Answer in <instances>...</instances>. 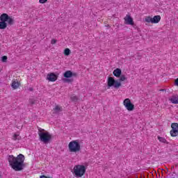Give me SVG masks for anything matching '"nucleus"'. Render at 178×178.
I'll use <instances>...</instances> for the list:
<instances>
[{"mask_svg":"<svg viewBox=\"0 0 178 178\" xmlns=\"http://www.w3.org/2000/svg\"><path fill=\"white\" fill-rule=\"evenodd\" d=\"M124 80H126V76L124 75H121L120 81H124Z\"/></svg>","mask_w":178,"mask_h":178,"instance_id":"obj_23","label":"nucleus"},{"mask_svg":"<svg viewBox=\"0 0 178 178\" xmlns=\"http://www.w3.org/2000/svg\"><path fill=\"white\" fill-rule=\"evenodd\" d=\"M1 60H2V62H6V60H8V56H2Z\"/></svg>","mask_w":178,"mask_h":178,"instance_id":"obj_22","label":"nucleus"},{"mask_svg":"<svg viewBox=\"0 0 178 178\" xmlns=\"http://www.w3.org/2000/svg\"><path fill=\"white\" fill-rule=\"evenodd\" d=\"M158 140L161 142V143H166V139H165V138L163 137H158Z\"/></svg>","mask_w":178,"mask_h":178,"instance_id":"obj_20","label":"nucleus"},{"mask_svg":"<svg viewBox=\"0 0 178 178\" xmlns=\"http://www.w3.org/2000/svg\"><path fill=\"white\" fill-rule=\"evenodd\" d=\"M19 86H20V85H19V82L17 81V80H14V81H13L11 87H12L14 90H17V88H19Z\"/></svg>","mask_w":178,"mask_h":178,"instance_id":"obj_14","label":"nucleus"},{"mask_svg":"<svg viewBox=\"0 0 178 178\" xmlns=\"http://www.w3.org/2000/svg\"><path fill=\"white\" fill-rule=\"evenodd\" d=\"M169 101L172 104H175V105H177L178 104V96L177 95H172Z\"/></svg>","mask_w":178,"mask_h":178,"instance_id":"obj_11","label":"nucleus"},{"mask_svg":"<svg viewBox=\"0 0 178 178\" xmlns=\"http://www.w3.org/2000/svg\"><path fill=\"white\" fill-rule=\"evenodd\" d=\"M8 159L10 166L15 172H20L24 169V155L19 154L17 157L10 155Z\"/></svg>","mask_w":178,"mask_h":178,"instance_id":"obj_1","label":"nucleus"},{"mask_svg":"<svg viewBox=\"0 0 178 178\" xmlns=\"http://www.w3.org/2000/svg\"><path fill=\"white\" fill-rule=\"evenodd\" d=\"M70 99L73 101V102H77L79 98L77 97V96H75L74 95H72L71 97H70Z\"/></svg>","mask_w":178,"mask_h":178,"instance_id":"obj_18","label":"nucleus"},{"mask_svg":"<svg viewBox=\"0 0 178 178\" xmlns=\"http://www.w3.org/2000/svg\"><path fill=\"white\" fill-rule=\"evenodd\" d=\"M64 81H66L67 83H70V82L73 81V79H64Z\"/></svg>","mask_w":178,"mask_h":178,"instance_id":"obj_24","label":"nucleus"},{"mask_svg":"<svg viewBox=\"0 0 178 178\" xmlns=\"http://www.w3.org/2000/svg\"><path fill=\"white\" fill-rule=\"evenodd\" d=\"M51 44H56V40H55V39L51 40Z\"/></svg>","mask_w":178,"mask_h":178,"instance_id":"obj_26","label":"nucleus"},{"mask_svg":"<svg viewBox=\"0 0 178 178\" xmlns=\"http://www.w3.org/2000/svg\"><path fill=\"white\" fill-rule=\"evenodd\" d=\"M32 104H34V102H32Z\"/></svg>","mask_w":178,"mask_h":178,"instance_id":"obj_30","label":"nucleus"},{"mask_svg":"<svg viewBox=\"0 0 178 178\" xmlns=\"http://www.w3.org/2000/svg\"><path fill=\"white\" fill-rule=\"evenodd\" d=\"M0 30H5L6 27H8V24H10V26H12L14 23L13 18L8 16L6 13H3L0 16ZM7 22V23H6Z\"/></svg>","mask_w":178,"mask_h":178,"instance_id":"obj_2","label":"nucleus"},{"mask_svg":"<svg viewBox=\"0 0 178 178\" xmlns=\"http://www.w3.org/2000/svg\"><path fill=\"white\" fill-rule=\"evenodd\" d=\"M145 22H147V23H152L153 24L152 17H151L149 16L145 17Z\"/></svg>","mask_w":178,"mask_h":178,"instance_id":"obj_17","label":"nucleus"},{"mask_svg":"<svg viewBox=\"0 0 178 178\" xmlns=\"http://www.w3.org/2000/svg\"><path fill=\"white\" fill-rule=\"evenodd\" d=\"M171 128H172V130L170 132L171 137H177V136H178V124L172 123L171 124Z\"/></svg>","mask_w":178,"mask_h":178,"instance_id":"obj_8","label":"nucleus"},{"mask_svg":"<svg viewBox=\"0 0 178 178\" xmlns=\"http://www.w3.org/2000/svg\"><path fill=\"white\" fill-rule=\"evenodd\" d=\"M63 76L64 77H65V79H70V77H73L74 74L73 72H72V71L68 70L64 73Z\"/></svg>","mask_w":178,"mask_h":178,"instance_id":"obj_12","label":"nucleus"},{"mask_svg":"<svg viewBox=\"0 0 178 178\" xmlns=\"http://www.w3.org/2000/svg\"><path fill=\"white\" fill-rule=\"evenodd\" d=\"M175 86H178V78L175 80Z\"/></svg>","mask_w":178,"mask_h":178,"instance_id":"obj_28","label":"nucleus"},{"mask_svg":"<svg viewBox=\"0 0 178 178\" xmlns=\"http://www.w3.org/2000/svg\"><path fill=\"white\" fill-rule=\"evenodd\" d=\"M54 111L55 113H59V112H62V108L59 106H56Z\"/></svg>","mask_w":178,"mask_h":178,"instance_id":"obj_16","label":"nucleus"},{"mask_svg":"<svg viewBox=\"0 0 178 178\" xmlns=\"http://www.w3.org/2000/svg\"><path fill=\"white\" fill-rule=\"evenodd\" d=\"M68 148L70 152H79L80 151V143H79V140H72L68 145Z\"/></svg>","mask_w":178,"mask_h":178,"instance_id":"obj_5","label":"nucleus"},{"mask_svg":"<svg viewBox=\"0 0 178 178\" xmlns=\"http://www.w3.org/2000/svg\"><path fill=\"white\" fill-rule=\"evenodd\" d=\"M124 22L125 24H129L131 26L134 25V22L133 21V18L129 15H127L126 17H124Z\"/></svg>","mask_w":178,"mask_h":178,"instance_id":"obj_9","label":"nucleus"},{"mask_svg":"<svg viewBox=\"0 0 178 178\" xmlns=\"http://www.w3.org/2000/svg\"><path fill=\"white\" fill-rule=\"evenodd\" d=\"M64 54L66 56H69V55H70V49H65L64 50Z\"/></svg>","mask_w":178,"mask_h":178,"instance_id":"obj_19","label":"nucleus"},{"mask_svg":"<svg viewBox=\"0 0 178 178\" xmlns=\"http://www.w3.org/2000/svg\"><path fill=\"white\" fill-rule=\"evenodd\" d=\"M47 80H49V81H56V80H58V76L54 73L48 74Z\"/></svg>","mask_w":178,"mask_h":178,"instance_id":"obj_10","label":"nucleus"},{"mask_svg":"<svg viewBox=\"0 0 178 178\" xmlns=\"http://www.w3.org/2000/svg\"><path fill=\"white\" fill-rule=\"evenodd\" d=\"M38 136L40 137V141L44 143V144H48L51 140H52V135L49 132L40 128L38 129Z\"/></svg>","mask_w":178,"mask_h":178,"instance_id":"obj_3","label":"nucleus"},{"mask_svg":"<svg viewBox=\"0 0 178 178\" xmlns=\"http://www.w3.org/2000/svg\"><path fill=\"white\" fill-rule=\"evenodd\" d=\"M0 177H1V173H0Z\"/></svg>","mask_w":178,"mask_h":178,"instance_id":"obj_31","label":"nucleus"},{"mask_svg":"<svg viewBox=\"0 0 178 178\" xmlns=\"http://www.w3.org/2000/svg\"><path fill=\"white\" fill-rule=\"evenodd\" d=\"M40 178H51V177H47V176H45V175H41V176L40 177Z\"/></svg>","mask_w":178,"mask_h":178,"instance_id":"obj_27","label":"nucleus"},{"mask_svg":"<svg viewBox=\"0 0 178 178\" xmlns=\"http://www.w3.org/2000/svg\"><path fill=\"white\" fill-rule=\"evenodd\" d=\"M153 24H156L159 22H161V15H155L153 18Z\"/></svg>","mask_w":178,"mask_h":178,"instance_id":"obj_15","label":"nucleus"},{"mask_svg":"<svg viewBox=\"0 0 178 178\" xmlns=\"http://www.w3.org/2000/svg\"><path fill=\"white\" fill-rule=\"evenodd\" d=\"M86 165H76L74 167V175L75 177H83L86 174Z\"/></svg>","mask_w":178,"mask_h":178,"instance_id":"obj_4","label":"nucleus"},{"mask_svg":"<svg viewBox=\"0 0 178 178\" xmlns=\"http://www.w3.org/2000/svg\"><path fill=\"white\" fill-rule=\"evenodd\" d=\"M124 106H125L127 111H134V104L131 103L130 99H125L123 102Z\"/></svg>","mask_w":178,"mask_h":178,"instance_id":"obj_7","label":"nucleus"},{"mask_svg":"<svg viewBox=\"0 0 178 178\" xmlns=\"http://www.w3.org/2000/svg\"><path fill=\"white\" fill-rule=\"evenodd\" d=\"M30 91H33V88H31V89H30Z\"/></svg>","mask_w":178,"mask_h":178,"instance_id":"obj_29","label":"nucleus"},{"mask_svg":"<svg viewBox=\"0 0 178 178\" xmlns=\"http://www.w3.org/2000/svg\"><path fill=\"white\" fill-rule=\"evenodd\" d=\"M13 140H14L15 141H16V140H20V136H19V135H17V134H15V135L13 136Z\"/></svg>","mask_w":178,"mask_h":178,"instance_id":"obj_21","label":"nucleus"},{"mask_svg":"<svg viewBox=\"0 0 178 178\" xmlns=\"http://www.w3.org/2000/svg\"><path fill=\"white\" fill-rule=\"evenodd\" d=\"M113 74L115 77H120V74H122V70L117 68L113 71Z\"/></svg>","mask_w":178,"mask_h":178,"instance_id":"obj_13","label":"nucleus"},{"mask_svg":"<svg viewBox=\"0 0 178 178\" xmlns=\"http://www.w3.org/2000/svg\"><path fill=\"white\" fill-rule=\"evenodd\" d=\"M48 0H39L40 3H45Z\"/></svg>","mask_w":178,"mask_h":178,"instance_id":"obj_25","label":"nucleus"},{"mask_svg":"<svg viewBox=\"0 0 178 178\" xmlns=\"http://www.w3.org/2000/svg\"><path fill=\"white\" fill-rule=\"evenodd\" d=\"M108 87H114V88H119L122 86L120 82L115 81V79L113 77H108L107 81Z\"/></svg>","mask_w":178,"mask_h":178,"instance_id":"obj_6","label":"nucleus"}]
</instances>
